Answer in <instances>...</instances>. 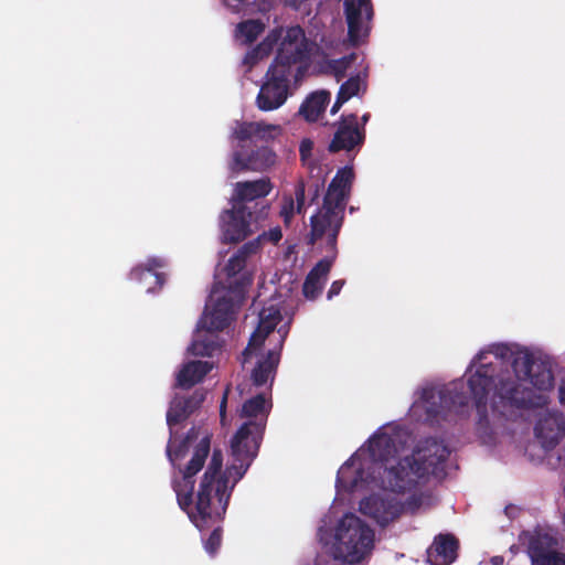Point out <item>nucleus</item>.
<instances>
[{"label":"nucleus","mask_w":565,"mask_h":565,"mask_svg":"<svg viewBox=\"0 0 565 565\" xmlns=\"http://www.w3.org/2000/svg\"><path fill=\"white\" fill-rule=\"evenodd\" d=\"M344 284L345 281L343 279L334 280L328 290L327 298L332 299L333 297L338 296L341 292Z\"/></svg>","instance_id":"obj_45"},{"label":"nucleus","mask_w":565,"mask_h":565,"mask_svg":"<svg viewBox=\"0 0 565 565\" xmlns=\"http://www.w3.org/2000/svg\"><path fill=\"white\" fill-rule=\"evenodd\" d=\"M273 189L269 178L254 181L237 182L234 189L233 203L242 204L247 211H259L263 203L258 199L267 196Z\"/></svg>","instance_id":"obj_17"},{"label":"nucleus","mask_w":565,"mask_h":565,"mask_svg":"<svg viewBox=\"0 0 565 565\" xmlns=\"http://www.w3.org/2000/svg\"><path fill=\"white\" fill-rule=\"evenodd\" d=\"M323 188V183L319 181H315L306 186L303 181H299L295 188V198L297 202V213H305V200H306V191H308V195L310 196L309 204H313L320 196V191Z\"/></svg>","instance_id":"obj_30"},{"label":"nucleus","mask_w":565,"mask_h":565,"mask_svg":"<svg viewBox=\"0 0 565 565\" xmlns=\"http://www.w3.org/2000/svg\"><path fill=\"white\" fill-rule=\"evenodd\" d=\"M425 413L430 420L446 419L449 413H460L469 403L462 381H454L440 387H426L422 392Z\"/></svg>","instance_id":"obj_9"},{"label":"nucleus","mask_w":565,"mask_h":565,"mask_svg":"<svg viewBox=\"0 0 565 565\" xmlns=\"http://www.w3.org/2000/svg\"><path fill=\"white\" fill-rule=\"evenodd\" d=\"M319 51L316 42L306 38L301 26L295 25L287 29L286 34L279 45L277 56L279 61L287 63L307 64L310 57Z\"/></svg>","instance_id":"obj_11"},{"label":"nucleus","mask_w":565,"mask_h":565,"mask_svg":"<svg viewBox=\"0 0 565 565\" xmlns=\"http://www.w3.org/2000/svg\"><path fill=\"white\" fill-rule=\"evenodd\" d=\"M222 450L214 448L199 484L194 508L191 505L185 511L200 531L221 522L226 513L233 487H228V477L222 472Z\"/></svg>","instance_id":"obj_3"},{"label":"nucleus","mask_w":565,"mask_h":565,"mask_svg":"<svg viewBox=\"0 0 565 565\" xmlns=\"http://www.w3.org/2000/svg\"><path fill=\"white\" fill-rule=\"evenodd\" d=\"M334 540V557L358 564L372 552L374 531L355 514L347 513L338 523Z\"/></svg>","instance_id":"obj_7"},{"label":"nucleus","mask_w":565,"mask_h":565,"mask_svg":"<svg viewBox=\"0 0 565 565\" xmlns=\"http://www.w3.org/2000/svg\"><path fill=\"white\" fill-rule=\"evenodd\" d=\"M534 434L545 449H553L565 434V419L557 414H546L537 420Z\"/></svg>","instance_id":"obj_21"},{"label":"nucleus","mask_w":565,"mask_h":565,"mask_svg":"<svg viewBox=\"0 0 565 565\" xmlns=\"http://www.w3.org/2000/svg\"><path fill=\"white\" fill-rule=\"evenodd\" d=\"M295 213V203L292 198H288L285 200L284 205L281 207L280 214L284 217L285 222H289Z\"/></svg>","instance_id":"obj_42"},{"label":"nucleus","mask_w":565,"mask_h":565,"mask_svg":"<svg viewBox=\"0 0 565 565\" xmlns=\"http://www.w3.org/2000/svg\"><path fill=\"white\" fill-rule=\"evenodd\" d=\"M246 266V259L241 256L238 253H235L226 263L224 267V271L227 277V287H230L232 281H235L236 279H239L242 276L247 275L252 278V276L247 273H243V269Z\"/></svg>","instance_id":"obj_35"},{"label":"nucleus","mask_w":565,"mask_h":565,"mask_svg":"<svg viewBox=\"0 0 565 565\" xmlns=\"http://www.w3.org/2000/svg\"><path fill=\"white\" fill-rule=\"evenodd\" d=\"M344 17L348 24V38L351 44L358 45L369 36L374 15L371 0H343Z\"/></svg>","instance_id":"obj_12"},{"label":"nucleus","mask_w":565,"mask_h":565,"mask_svg":"<svg viewBox=\"0 0 565 565\" xmlns=\"http://www.w3.org/2000/svg\"><path fill=\"white\" fill-rule=\"evenodd\" d=\"M330 100V93L321 90L312 93L301 104L299 114L303 116L307 121L315 122L320 115L326 110V106Z\"/></svg>","instance_id":"obj_26"},{"label":"nucleus","mask_w":565,"mask_h":565,"mask_svg":"<svg viewBox=\"0 0 565 565\" xmlns=\"http://www.w3.org/2000/svg\"><path fill=\"white\" fill-rule=\"evenodd\" d=\"M258 248V244L257 243H253V242H249V243H246L244 244L238 250L237 253L243 256L245 259H247V257L254 253H256Z\"/></svg>","instance_id":"obj_44"},{"label":"nucleus","mask_w":565,"mask_h":565,"mask_svg":"<svg viewBox=\"0 0 565 565\" xmlns=\"http://www.w3.org/2000/svg\"><path fill=\"white\" fill-rule=\"evenodd\" d=\"M253 278L247 275L232 281L230 287L218 295L216 287L213 288L210 300L213 301L210 312L204 311L203 317L198 323V330L207 332L223 331L230 326L235 317V308L243 303L248 287Z\"/></svg>","instance_id":"obj_8"},{"label":"nucleus","mask_w":565,"mask_h":565,"mask_svg":"<svg viewBox=\"0 0 565 565\" xmlns=\"http://www.w3.org/2000/svg\"><path fill=\"white\" fill-rule=\"evenodd\" d=\"M515 350H513L510 345L504 343H498L491 345L489 351H480L472 360L469 369L472 366L479 364H484L483 361L486 360L487 353L493 354L497 359L502 361H511L514 355Z\"/></svg>","instance_id":"obj_34"},{"label":"nucleus","mask_w":565,"mask_h":565,"mask_svg":"<svg viewBox=\"0 0 565 565\" xmlns=\"http://www.w3.org/2000/svg\"><path fill=\"white\" fill-rule=\"evenodd\" d=\"M265 30L259 20H246L237 24L236 35L244 40L245 44L253 43Z\"/></svg>","instance_id":"obj_33"},{"label":"nucleus","mask_w":565,"mask_h":565,"mask_svg":"<svg viewBox=\"0 0 565 565\" xmlns=\"http://www.w3.org/2000/svg\"><path fill=\"white\" fill-rule=\"evenodd\" d=\"M203 339H200V335L192 341L189 347V352L192 355L196 356H213L214 353L220 349L218 342L214 339L215 335L212 332H207Z\"/></svg>","instance_id":"obj_31"},{"label":"nucleus","mask_w":565,"mask_h":565,"mask_svg":"<svg viewBox=\"0 0 565 565\" xmlns=\"http://www.w3.org/2000/svg\"><path fill=\"white\" fill-rule=\"evenodd\" d=\"M361 88V76L356 74L351 76L348 81L341 84L340 89L338 92L339 95L345 97L348 102L353 96H356Z\"/></svg>","instance_id":"obj_39"},{"label":"nucleus","mask_w":565,"mask_h":565,"mask_svg":"<svg viewBox=\"0 0 565 565\" xmlns=\"http://www.w3.org/2000/svg\"><path fill=\"white\" fill-rule=\"evenodd\" d=\"M162 266V263L160 259L151 258L148 259L146 267H137L131 271V275L135 278H142L146 276L154 277L157 282L161 286L163 284V275L160 273L154 271L156 268H159Z\"/></svg>","instance_id":"obj_37"},{"label":"nucleus","mask_w":565,"mask_h":565,"mask_svg":"<svg viewBox=\"0 0 565 565\" xmlns=\"http://www.w3.org/2000/svg\"><path fill=\"white\" fill-rule=\"evenodd\" d=\"M199 438L195 427L189 429L184 438L178 444L173 440V434L167 445V457L173 469L178 471L171 480V487L177 495V501L182 511H188L193 505L195 476L203 469L211 451V436L204 435L192 450L190 460L182 465L180 461L186 456L190 445Z\"/></svg>","instance_id":"obj_4"},{"label":"nucleus","mask_w":565,"mask_h":565,"mask_svg":"<svg viewBox=\"0 0 565 565\" xmlns=\"http://www.w3.org/2000/svg\"><path fill=\"white\" fill-rule=\"evenodd\" d=\"M403 510L404 504L391 493L371 494L360 502V511L375 520L381 526L399 518Z\"/></svg>","instance_id":"obj_15"},{"label":"nucleus","mask_w":565,"mask_h":565,"mask_svg":"<svg viewBox=\"0 0 565 565\" xmlns=\"http://www.w3.org/2000/svg\"><path fill=\"white\" fill-rule=\"evenodd\" d=\"M279 130V126L265 124L263 121L237 122L232 132V138L238 141L228 159V170L232 175L242 172H265L276 163V153L268 146L257 145L253 138L266 139L273 137L271 131Z\"/></svg>","instance_id":"obj_5"},{"label":"nucleus","mask_w":565,"mask_h":565,"mask_svg":"<svg viewBox=\"0 0 565 565\" xmlns=\"http://www.w3.org/2000/svg\"><path fill=\"white\" fill-rule=\"evenodd\" d=\"M268 205L259 211H247L242 204H234L221 214V230L224 243H238L252 234V223L267 216Z\"/></svg>","instance_id":"obj_10"},{"label":"nucleus","mask_w":565,"mask_h":565,"mask_svg":"<svg viewBox=\"0 0 565 565\" xmlns=\"http://www.w3.org/2000/svg\"><path fill=\"white\" fill-rule=\"evenodd\" d=\"M361 119H362L363 125H365L370 119V114H364Z\"/></svg>","instance_id":"obj_52"},{"label":"nucleus","mask_w":565,"mask_h":565,"mask_svg":"<svg viewBox=\"0 0 565 565\" xmlns=\"http://www.w3.org/2000/svg\"><path fill=\"white\" fill-rule=\"evenodd\" d=\"M205 397L206 391L203 388H196L189 396L175 395L173 397L167 412V424L169 426L170 434H173L174 426L188 419L191 414L201 407Z\"/></svg>","instance_id":"obj_18"},{"label":"nucleus","mask_w":565,"mask_h":565,"mask_svg":"<svg viewBox=\"0 0 565 565\" xmlns=\"http://www.w3.org/2000/svg\"><path fill=\"white\" fill-rule=\"evenodd\" d=\"M223 530L216 526L204 542V548L210 555H215L222 544Z\"/></svg>","instance_id":"obj_40"},{"label":"nucleus","mask_w":565,"mask_h":565,"mask_svg":"<svg viewBox=\"0 0 565 565\" xmlns=\"http://www.w3.org/2000/svg\"><path fill=\"white\" fill-rule=\"evenodd\" d=\"M258 316V326L252 333L248 345L243 352L245 360L252 355L253 350H256L263 345L267 335L275 330L276 326L281 321L282 318L280 310L274 306L263 308Z\"/></svg>","instance_id":"obj_20"},{"label":"nucleus","mask_w":565,"mask_h":565,"mask_svg":"<svg viewBox=\"0 0 565 565\" xmlns=\"http://www.w3.org/2000/svg\"><path fill=\"white\" fill-rule=\"evenodd\" d=\"M353 179L352 168L338 170L323 196L322 206L310 217V232L307 236L309 245H315L324 236H331L332 241L339 236Z\"/></svg>","instance_id":"obj_6"},{"label":"nucleus","mask_w":565,"mask_h":565,"mask_svg":"<svg viewBox=\"0 0 565 565\" xmlns=\"http://www.w3.org/2000/svg\"><path fill=\"white\" fill-rule=\"evenodd\" d=\"M292 63L279 61L276 55L266 73V79L288 87Z\"/></svg>","instance_id":"obj_32"},{"label":"nucleus","mask_w":565,"mask_h":565,"mask_svg":"<svg viewBox=\"0 0 565 565\" xmlns=\"http://www.w3.org/2000/svg\"><path fill=\"white\" fill-rule=\"evenodd\" d=\"M536 359L527 349H516L511 360L514 379L526 380L531 374Z\"/></svg>","instance_id":"obj_29"},{"label":"nucleus","mask_w":565,"mask_h":565,"mask_svg":"<svg viewBox=\"0 0 565 565\" xmlns=\"http://www.w3.org/2000/svg\"><path fill=\"white\" fill-rule=\"evenodd\" d=\"M459 541L452 534H438L427 548V562L430 565H450L457 558Z\"/></svg>","instance_id":"obj_22"},{"label":"nucleus","mask_w":565,"mask_h":565,"mask_svg":"<svg viewBox=\"0 0 565 565\" xmlns=\"http://www.w3.org/2000/svg\"><path fill=\"white\" fill-rule=\"evenodd\" d=\"M313 149V141L311 139H303L300 142L299 153L302 161L311 156V151Z\"/></svg>","instance_id":"obj_43"},{"label":"nucleus","mask_w":565,"mask_h":565,"mask_svg":"<svg viewBox=\"0 0 565 565\" xmlns=\"http://www.w3.org/2000/svg\"><path fill=\"white\" fill-rule=\"evenodd\" d=\"M285 3L294 9H299L306 0H284Z\"/></svg>","instance_id":"obj_50"},{"label":"nucleus","mask_w":565,"mask_h":565,"mask_svg":"<svg viewBox=\"0 0 565 565\" xmlns=\"http://www.w3.org/2000/svg\"><path fill=\"white\" fill-rule=\"evenodd\" d=\"M557 539L548 531L536 529L529 536L527 554L532 565H565V554L556 551Z\"/></svg>","instance_id":"obj_13"},{"label":"nucleus","mask_w":565,"mask_h":565,"mask_svg":"<svg viewBox=\"0 0 565 565\" xmlns=\"http://www.w3.org/2000/svg\"><path fill=\"white\" fill-rule=\"evenodd\" d=\"M279 363V356L275 351H268L265 359L258 361L254 370L252 371V381L255 386H263L267 383L269 377L274 376L277 365Z\"/></svg>","instance_id":"obj_27"},{"label":"nucleus","mask_w":565,"mask_h":565,"mask_svg":"<svg viewBox=\"0 0 565 565\" xmlns=\"http://www.w3.org/2000/svg\"><path fill=\"white\" fill-rule=\"evenodd\" d=\"M559 393V402L565 405V377L562 380V383L558 388Z\"/></svg>","instance_id":"obj_49"},{"label":"nucleus","mask_w":565,"mask_h":565,"mask_svg":"<svg viewBox=\"0 0 565 565\" xmlns=\"http://www.w3.org/2000/svg\"><path fill=\"white\" fill-rule=\"evenodd\" d=\"M327 255L320 259L306 276L302 294L308 300H316L322 292L327 277L338 256V237L324 236Z\"/></svg>","instance_id":"obj_14"},{"label":"nucleus","mask_w":565,"mask_h":565,"mask_svg":"<svg viewBox=\"0 0 565 565\" xmlns=\"http://www.w3.org/2000/svg\"><path fill=\"white\" fill-rule=\"evenodd\" d=\"M367 451L374 465L377 477L365 476L362 465L355 468L356 456L353 455L339 469L337 486L348 491H354L363 483H374L384 490L403 493L414 489L418 481L429 475H445V463L450 455L448 446L435 437L420 441L415 451L399 459L396 465L387 466L397 454L395 440L387 433H375L367 440Z\"/></svg>","instance_id":"obj_1"},{"label":"nucleus","mask_w":565,"mask_h":565,"mask_svg":"<svg viewBox=\"0 0 565 565\" xmlns=\"http://www.w3.org/2000/svg\"><path fill=\"white\" fill-rule=\"evenodd\" d=\"M287 86L266 79L256 98L257 107L263 111L279 108L287 99Z\"/></svg>","instance_id":"obj_24"},{"label":"nucleus","mask_w":565,"mask_h":565,"mask_svg":"<svg viewBox=\"0 0 565 565\" xmlns=\"http://www.w3.org/2000/svg\"><path fill=\"white\" fill-rule=\"evenodd\" d=\"M212 363L207 361H190L181 367L177 374L175 387L189 390L201 382L212 370Z\"/></svg>","instance_id":"obj_25"},{"label":"nucleus","mask_w":565,"mask_h":565,"mask_svg":"<svg viewBox=\"0 0 565 565\" xmlns=\"http://www.w3.org/2000/svg\"><path fill=\"white\" fill-rule=\"evenodd\" d=\"M503 557L502 556H493L491 557L490 562L492 565H502L503 564Z\"/></svg>","instance_id":"obj_51"},{"label":"nucleus","mask_w":565,"mask_h":565,"mask_svg":"<svg viewBox=\"0 0 565 565\" xmlns=\"http://www.w3.org/2000/svg\"><path fill=\"white\" fill-rule=\"evenodd\" d=\"M226 403H227V392L224 393L221 404H220V417L221 422L224 423L226 418Z\"/></svg>","instance_id":"obj_47"},{"label":"nucleus","mask_w":565,"mask_h":565,"mask_svg":"<svg viewBox=\"0 0 565 565\" xmlns=\"http://www.w3.org/2000/svg\"><path fill=\"white\" fill-rule=\"evenodd\" d=\"M495 366L492 363H484L478 366L468 380L470 395L481 419L487 418V401L491 388L495 409H532L545 404L543 396L524 386L522 380L507 374L498 376L495 381Z\"/></svg>","instance_id":"obj_2"},{"label":"nucleus","mask_w":565,"mask_h":565,"mask_svg":"<svg viewBox=\"0 0 565 565\" xmlns=\"http://www.w3.org/2000/svg\"><path fill=\"white\" fill-rule=\"evenodd\" d=\"M530 383L540 391H548L554 385V374L548 363L536 361L531 374L526 377Z\"/></svg>","instance_id":"obj_28"},{"label":"nucleus","mask_w":565,"mask_h":565,"mask_svg":"<svg viewBox=\"0 0 565 565\" xmlns=\"http://www.w3.org/2000/svg\"><path fill=\"white\" fill-rule=\"evenodd\" d=\"M267 235H268L269 241L273 242V243H278L281 239V237H282V233H281L280 227L271 228L267 233Z\"/></svg>","instance_id":"obj_46"},{"label":"nucleus","mask_w":565,"mask_h":565,"mask_svg":"<svg viewBox=\"0 0 565 565\" xmlns=\"http://www.w3.org/2000/svg\"><path fill=\"white\" fill-rule=\"evenodd\" d=\"M345 102H347L345 97L338 94L337 99L331 108V114L332 115L337 114Z\"/></svg>","instance_id":"obj_48"},{"label":"nucleus","mask_w":565,"mask_h":565,"mask_svg":"<svg viewBox=\"0 0 565 565\" xmlns=\"http://www.w3.org/2000/svg\"><path fill=\"white\" fill-rule=\"evenodd\" d=\"M356 60L355 53H350L349 55L342 56L341 58L330 60L328 62V66L331 73L334 75L337 81H341L347 71L351 67L352 63Z\"/></svg>","instance_id":"obj_36"},{"label":"nucleus","mask_w":565,"mask_h":565,"mask_svg":"<svg viewBox=\"0 0 565 565\" xmlns=\"http://www.w3.org/2000/svg\"><path fill=\"white\" fill-rule=\"evenodd\" d=\"M264 433L255 430L250 424H243L231 440L233 459L253 461L257 456Z\"/></svg>","instance_id":"obj_19"},{"label":"nucleus","mask_w":565,"mask_h":565,"mask_svg":"<svg viewBox=\"0 0 565 565\" xmlns=\"http://www.w3.org/2000/svg\"><path fill=\"white\" fill-rule=\"evenodd\" d=\"M271 407V402L267 401L265 395L260 393L244 402L241 417L250 418L245 424H250V427L257 431H265Z\"/></svg>","instance_id":"obj_23"},{"label":"nucleus","mask_w":565,"mask_h":565,"mask_svg":"<svg viewBox=\"0 0 565 565\" xmlns=\"http://www.w3.org/2000/svg\"><path fill=\"white\" fill-rule=\"evenodd\" d=\"M271 51V43L263 41L254 50L248 52L244 58L245 63L255 64L259 58L268 55Z\"/></svg>","instance_id":"obj_41"},{"label":"nucleus","mask_w":565,"mask_h":565,"mask_svg":"<svg viewBox=\"0 0 565 565\" xmlns=\"http://www.w3.org/2000/svg\"><path fill=\"white\" fill-rule=\"evenodd\" d=\"M252 460H234V463L227 467L224 473H227L228 477V487H235V484L243 478L246 473L248 467L250 466Z\"/></svg>","instance_id":"obj_38"},{"label":"nucleus","mask_w":565,"mask_h":565,"mask_svg":"<svg viewBox=\"0 0 565 565\" xmlns=\"http://www.w3.org/2000/svg\"><path fill=\"white\" fill-rule=\"evenodd\" d=\"M335 131L328 150L337 153L341 150L351 151L355 147H360L365 140V129L359 126L358 116L355 114L342 115L340 120L334 124Z\"/></svg>","instance_id":"obj_16"}]
</instances>
